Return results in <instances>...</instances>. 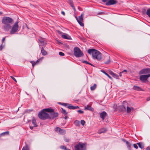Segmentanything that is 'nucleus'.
<instances>
[{"mask_svg":"<svg viewBox=\"0 0 150 150\" xmlns=\"http://www.w3.org/2000/svg\"><path fill=\"white\" fill-rule=\"evenodd\" d=\"M1 22L4 24L3 28L4 30L6 31H9L11 28V24L13 22V19L8 17H4Z\"/></svg>","mask_w":150,"mask_h":150,"instance_id":"nucleus-1","label":"nucleus"},{"mask_svg":"<svg viewBox=\"0 0 150 150\" xmlns=\"http://www.w3.org/2000/svg\"><path fill=\"white\" fill-rule=\"evenodd\" d=\"M53 111L52 108H46L42 110L38 113V117L42 120H44L49 118V115L46 112H51Z\"/></svg>","mask_w":150,"mask_h":150,"instance_id":"nucleus-2","label":"nucleus"},{"mask_svg":"<svg viewBox=\"0 0 150 150\" xmlns=\"http://www.w3.org/2000/svg\"><path fill=\"white\" fill-rule=\"evenodd\" d=\"M88 52L89 54L92 55L94 59L98 60L101 59V54L99 51L94 49H91L88 50Z\"/></svg>","mask_w":150,"mask_h":150,"instance_id":"nucleus-3","label":"nucleus"},{"mask_svg":"<svg viewBox=\"0 0 150 150\" xmlns=\"http://www.w3.org/2000/svg\"><path fill=\"white\" fill-rule=\"evenodd\" d=\"M19 21H17L14 23L11 28V30L10 31V34L11 35H13L15 34L18 32L20 29L21 27L19 26L18 25Z\"/></svg>","mask_w":150,"mask_h":150,"instance_id":"nucleus-4","label":"nucleus"},{"mask_svg":"<svg viewBox=\"0 0 150 150\" xmlns=\"http://www.w3.org/2000/svg\"><path fill=\"white\" fill-rule=\"evenodd\" d=\"M74 55L77 57H81L83 55V54L80 49L77 47H75L74 49Z\"/></svg>","mask_w":150,"mask_h":150,"instance_id":"nucleus-5","label":"nucleus"},{"mask_svg":"<svg viewBox=\"0 0 150 150\" xmlns=\"http://www.w3.org/2000/svg\"><path fill=\"white\" fill-rule=\"evenodd\" d=\"M74 150H86L85 144L79 142L74 146Z\"/></svg>","mask_w":150,"mask_h":150,"instance_id":"nucleus-6","label":"nucleus"},{"mask_svg":"<svg viewBox=\"0 0 150 150\" xmlns=\"http://www.w3.org/2000/svg\"><path fill=\"white\" fill-rule=\"evenodd\" d=\"M84 14L83 13H82L81 16L79 17V18L76 16V18L79 25L81 26H84V24L82 23L83 20V16Z\"/></svg>","mask_w":150,"mask_h":150,"instance_id":"nucleus-7","label":"nucleus"},{"mask_svg":"<svg viewBox=\"0 0 150 150\" xmlns=\"http://www.w3.org/2000/svg\"><path fill=\"white\" fill-rule=\"evenodd\" d=\"M63 105L64 106H67V108L69 109L74 110L79 108V107L78 106H74L70 104L64 103Z\"/></svg>","mask_w":150,"mask_h":150,"instance_id":"nucleus-8","label":"nucleus"},{"mask_svg":"<svg viewBox=\"0 0 150 150\" xmlns=\"http://www.w3.org/2000/svg\"><path fill=\"white\" fill-rule=\"evenodd\" d=\"M150 77V74H146L141 75L140 76V80L143 81H146L148 78Z\"/></svg>","mask_w":150,"mask_h":150,"instance_id":"nucleus-9","label":"nucleus"},{"mask_svg":"<svg viewBox=\"0 0 150 150\" xmlns=\"http://www.w3.org/2000/svg\"><path fill=\"white\" fill-rule=\"evenodd\" d=\"M55 130L56 132L61 134H64L66 133V131L65 130L62 129L59 127L56 128Z\"/></svg>","mask_w":150,"mask_h":150,"instance_id":"nucleus-10","label":"nucleus"},{"mask_svg":"<svg viewBox=\"0 0 150 150\" xmlns=\"http://www.w3.org/2000/svg\"><path fill=\"white\" fill-rule=\"evenodd\" d=\"M54 110L51 112H50V113L49 114V118L50 119H53L56 117L58 115V114L57 112H53Z\"/></svg>","mask_w":150,"mask_h":150,"instance_id":"nucleus-11","label":"nucleus"},{"mask_svg":"<svg viewBox=\"0 0 150 150\" xmlns=\"http://www.w3.org/2000/svg\"><path fill=\"white\" fill-rule=\"evenodd\" d=\"M150 73V69H143L139 71V74H149Z\"/></svg>","mask_w":150,"mask_h":150,"instance_id":"nucleus-12","label":"nucleus"},{"mask_svg":"<svg viewBox=\"0 0 150 150\" xmlns=\"http://www.w3.org/2000/svg\"><path fill=\"white\" fill-rule=\"evenodd\" d=\"M117 3V1L115 0H109L106 3V5L109 6L112 5H114L116 4Z\"/></svg>","mask_w":150,"mask_h":150,"instance_id":"nucleus-13","label":"nucleus"},{"mask_svg":"<svg viewBox=\"0 0 150 150\" xmlns=\"http://www.w3.org/2000/svg\"><path fill=\"white\" fill-rule=\"evenodd\" d=\"M128 105V103L127 102L125 101L123 102L122 103V105L121 108L122 110L123 111H125L126 109V106H127Z\"/></svg>","mask_w":150,"mask_h":150,"instance_id":"nucleus-14","label":"nucleus"},{"mask_svg":"<svg viewBox=\"0 0 150 150\" xmlns=\"http://www.w3.org/2000/svg\"><path fill=\"white\" fill-rule=\"evenodd\" d=\"M107 115V113L105 111H103L100 114V117L103 120L105 119V117Z\"/></svg>","mask_w":150,"mask_h":150,"instance_id":"nucleus-15","label":"nucleus"},{"mask_svg":"<svg viewBox=\"0 0 150 150\" xmlns=\"http://www.w3.org/2000/svg\"><path fill=\"white\" fill-rule=\"evenodd\" d=\"M85 110H88L91 111H94V109L91 107V106L89 105H87L85 107Z\"/></svg>","mask_w":150,"mask_h":150,"instance_id":"nucleus-16","label":"nucleus"},{"mask_svg":"<svg viewBox=\"0 0 150 150\" xmlns=\"http://www.w3.org/2000/svg\"><path fill=\"white\" fill-rule=\"evenodd\" d=\"M62 37L64 39L70 40L71 39V38L70 36H69L67 34H64L62 35Z\"/></svg>","mask_w":150,"mask_h":150,"instance_id":"nucleus-17","label":"nucleus"},{"mask_svg":"<svg viewBox=\"0 0 150 150\" xmlns=\"http://www.w3.org/2000/svg\"><path fill=\"white\" fill-rule=\"evenodd\" d=\"M69 3L70 5L72 7L73 9L74 10V11H76V10L75 7L72 1V0H69Z\"/></svg>","mask_w":150,"mask_h":150,"instance_id":"nucleus-18","label":"nucleus"},{"mask_svg":"<svg viewBox=\"0 0 150 150\" xmlns=\"http://www.w3.org/2000/svg\"><path fill=\"white\" fill-rule=\"evenodd\" d=\"M127 107V113H130L132 110H134V108L132 107H129L127 105V106H126Z\"/></svg>","mask_w":150,"mask_h":150,"instance_id":"nucleus-19","label":"nucleus"},{"mask_svg":"<svg viewBox=\"0 0 150 150\" xmlns=\"http://www.w3.org/2000/svg\"><path fill=\"white\" fill-rule=\"evenodd\" d=\"M41 52L43 55H46L47 54V53L44 49L43 47L41 48Z\"/></svg>","mask_w":150,"mask_h":150,"instance_id":"nucleus-20","label":"nucleus"},{"mask_svg":"<svg viewBox=\"0 0 150 150\" xmlns=\"http://www.w3.org/2000/svg\"><path fill=\"white\" fill-rule=\"evenodd\" d=\"M133 89L134 90H137V91H142V89L141 88H140L139 87V86H134Z\"/></svg>","mask_w":150,"mask_h":150,"instance_id":"nucleus-21","label":"nucleus"},{"mask_svg":"<svg viewBox=\"0 0 150 150\" xmlns=\"http://www.w3.org/2000/svg\"><path fill=\"white\" fill-rule=\"evenodd\" d=\"M127 147L129 150H132L131 146H132V144L129 142H127L126 144Z\"/></svg>","mask_w":150,"mask_h":150,"instance_id":"nucleus-22","label":"nucleus"},{"mask_svg":"<svg viewBox=\"0 0 150 150\" xmlns=\"http://www.w3.org/2000/svg\"><path fill=\"white\" fill-rule=\"evenodd\" d=\"M32 123L35 127H37V125L36 121L34 117H33L32 120Z\"/></svg>","mask_w":150,"mask_h":150,"instance_id":"nucleus-23","label":"nucleus"},{"mask_svg":"<svg viewBox=\"0 0 150 150\" xmlns=\"http://www.w3.org/2000/svg\"><path fill=\"white\" fill-rule=\"evenodd\" d=\"M106 131V129H105L103 128L99 130L98 132L99 134H101L102 133L105 132Z\"/></svg>","mask_w":150,"mask_h":150,"instance_id":"nucleus-24","label":"nucleus"},{"mask_svg":"<svg viewBox=\"0 0 150 150\" xmlns=\"http://www.w3.org/2000/svg\"><path fill=\"white\" fill-rule=\"evenodd\" d=\"M9 134V132L8 131H6L4 132L3 133H1L0 134V137L3 136H4L6 135H8Z\"/></svg>","mask_w":150,"mask_h":150,"instance_id":"nucleus-25","label":"nucleus"},{"mask_svg":"<svg viewBox=\"0 0 150 150\" xmlns=\"http://www.w3.org/2000/svg\"><path fill=\"white\" fill-rule=\"evenodd\" d=\"M137 144L138 145L139 147L141 149H143L144 147V145L143 143L139 142L137 143Z\"/></svg>","mask_w":150,"mask_h":150,"instance_id":"nucleus-26","label":"nucleus"},{"mask_svg":"<svg viewBox=\"0 0 150 150\" xmlns=\"http://www.w3.org/2000/svg\"><path fill=\"white\" fill-rule=\"evenodd\" d=\"M39 62V60H38L36 62H34L33 61H31V63H32V66H33V67H34V66L38 62Z\"/></svg>","mask_w":150,"mask_h":150,"instance_id":"nucleus-27","label":"nucleus"},{"mask_svg":"<svg viewBox=\"0 0 150 150\" xmlns=\"http://www.w3.org/2000/svg\"><path fill=\"white\" fill-rule=\"evenodd\" d=\"M97 85L96 84H94L93 86H91V91L94 90L96 88Z\"/></svg>","mask_w":150,"mask_h":150,"instance_id":"nucleus-28","label":"nucleus"},{"mask_svg":"<svg viewBox=\"0 0 150 150\" xmlns=\"http://www.w3.org/2000/svg\"><path fill=\"white\" fill-rule=\"evenodd\" d=\"M74 124L76 126H78L79 125V121L77 120H76L74 121Z\"/></svg>","mask_w":150,"mask_h":150,"instance_id":"nucleus-29","label":"nucleus"},{"mask_svg":"<svg viewBox=\"0 0 150 150\" xmlns=\"http://www.w3.org/2000/svg\"><path fill=\"white\" fill-rule=\"evenodd\" d=\"M146 14L150 18V8L148 9L146 12Z\"/></svg>","mask_w":150,"mask_h":150,"instance_id":"nucleus-30","label":"nucleus"},{"mask_svg":"<svg viewBox=\"0 0 150 150\" xmlns=\"http://www.w3.org/2000/svg\"><path fill=\"white\" fill-rule=\"evenodd\" d=\"M5 46V44H3V43H2L1 45L0 46V50H2L4 48Z\"/></svg>","mask_w":150,"mask_h":150,"instance_id":"nucleus-31","label":"nucleus"},{"mask_svg":"<svg viewBox=\"0 0 150 150\" xmlns=\"http://www.w3.org/2000/svg\"><path fill=\"white\" fill-rule=\"evenodd\" d=\"M103 73L105 75H106L108 77V78H110V79H112V77L105 72V71H103Z\"/></svg>","mask_w":150,"mask_h":150,"instance_id":"nucleus-32","label":"nucleus"},{"mask_svg":"<svg viewBox=\"0 0 150 150\" xmlns=\"http://www.w3.org/2000/svg\"><path fill=\"white\" fill-rule=\"evenodd\" d=\"M113 77L116 79H119V76L115 74H114Z\"/></svg>","mask_w":150,"mask_h":150,"instance_id":"nucleus-33","label":"nucleus"},{"mask_svg":"<svg viewBox=\"0 0 150 150\" xmlns=\"http://www.w3.org/2000/svg\"><path fill=\"white\" fill-rule=\"evenodd\" d=\"M81 123L82 125H84L85 123V122L84 120H81Z\"/></svg>","mask_w":150,"mask_h":150,"instance_id":"nucleus-34","label":"nucleus"},{"mask_svg":"<svg viewBox=\"0 0 150 150\" xmlns=\"http://www.w3.org/2000/svg\"><path fill=\"white\" fill-rule=\"evenodd\" d=\"M22 150H29V149L27 146L25 147H23Z\"/></svg>","mask_w":150,"mask_h":150,"instance_id":"nucleus-35","label":"nucleus"},{"mask_svg":"<svg viewBox=\"0 0 150 150\" xmlns=\"http://www.w3.org/2000/svg\"><path fill=\"white\" fill-rule=\"evenodd\" d=\"M62 113L65 114H67V112H66V110H64L62 108Z\"/></svg>","mask_w":150,"mask_h":150,"instance_id":"nucleus-36","label":"nucleus"},{"mask_svg":"<svg viewBox=\"0 0 150 150\" xmlns=\"http://www.w3.org/2000/svg\"><path fill=\"white\" fill-rule=\"evenodd\" d=\"M59 54L60 55L62 56H64V53L61 52H59Z\"/></svg>","mask_w":150,"mask_h":150,"instance_id":"nucleus-37","label":"nucleus"},{"mask_svg":"<svg viewBox=\"0 0 150 150\" xmlns=\"http://www.w3.org/2000/svg\"><path fill=\"white\" fill-rule=\"evenodd\" d=\"M10 77L11 78V79H12L14 81L16 82H17V81L16 80V79L14 77H13V76H10Z\"/></svg>","mask_w":150,"mask_h":150,"instance_id":"nucleus-38","label":"nucleus"},{"mask_svg":"<svg viewBox=\"0 0 150 150\" xmlns=\"http://www.w3.org/2000/svg\"><path fill=\"white\" fill-rule=\"evenodd\" d=\"M77 112L78 113L81 114L83 113V111L81 110H78Z\"/></svg>","mask_w":150,"mask_h":150,"instance_id":"nucleus-39","label":"nucleus"},{"mask_svg":"<svg viewBox=\"0 0 150 150\" xmlns=\"http://www.w3.org/2000/svg\"><path fill=\"white\" fill-rule=\"evenodd\" d=\"M134 147V148H136V149H137L138 148V146L136 144H133Z\"/></svg>","mask_w":150,"mask_h":150,"instance_id":"nucleus-40","label":"nucleus"},{"mask_svg":"<svg viewBox=\"0 0 150 150\" xmlns=\"http://www.w3.org/2000/svg\"><path fill=\"white\" fill-rule=\"evenodd\" d=\"M110 74L112 75L113 76H114V74H115V73H114L112 71H111L110 72Z\"/></svg>","mask_w":150,"mask_h":150,"instance_id":"nucleus-41","label":"nucleus"},{"mask_svg":"<svg viewBox=\"0 0 150 150\" xmlns=\"http://www.w3.org/2000/svg\"><path fill=\"white\" fill-rule=\"evenodd\" d=\"M122 140L124 142H125L126 144L127 143V142H128L125 139H122Z\"/></svg>","mask_w":150,"mask_h":150,"instance_id":"nucleus-42","label":"nucleus"},{"mask_svg":"<svg viewBox=\"0 0 150 150\" xmlns=\"http://www.w3.org/2000/svg\"><path fill=\"white\" fill-rule=\"evenodd\" d=\"M5 40V37H4L3 38V39L2 40V43H3V42Z\"/></svg>","mask_w":150,"mask_h":150,"instance_id":"nucleus-43","label":"nucleus"},{"mask_svg":"<svg viewBox=\"0 0 150 150\" xmlns=\"http://www.w3.org/2000/svg\"><path fill=\"white\" fill-rule=\"evenodd\" d=\"M82 62L83 63H85L86 64H89V62H88L87 61H83Z\"/></svg>","mask_w":150,"mask_h":150,"instance_id":"nucleus-44","label":"nucleus"},{"mask_svg":"<svg viewBox=\"0 0 150 150\" xmlns=\"http://www.w3.org/2000/svg\"><path fill=\"white\" fill-rule=\"evenodd\" d=\"M65 141L67 142H69V139H65Z\"/></svg>","mask_w":150,"mask_h":150,"instance_id":"nucleus-45","label":"nucleus"},{"mask_svg":"<svg viewBox=\"0 0 150 150\" xmlns=\"http://www.w3.org/2000/svg\"><path fill=\"white\" fill-rule=\"evenodd\" d=\"M61 147H62V148L64 149L65 150H67V149L66 148V146H62Z\"/></svg>","mask_w":150,"mask_h":150,"instance_id":"nucleus-46","label":"nucleus"},{"mask_svg":"<svg viewBox=\"0 0 150 150\" xmlns=\"http://www.w3.org/2000/svg\"><path fill=\"white\" fill-rule=\"evenodd\" d=\"M110 62V60H108V61L107 62H105V63L106 64H108Z\"/></svg>","mask_w":150,"mask_h":150,"instance_id":"nucleus-47","label":"nucleus"},{"mask_svg":"<svg viewBox=\"0 0 150 150\" xmlns=\"http://www.w3.org/2000/svg\"><path fill=\"white\" fill-rule=\"evenodd\" d=\"M123 73V71H122L120 72V73L119 74V76H122V74Z\"/></svg>","mask_w":150,"mask_h":150,"instance_id":"nucleus-48","label":"nucleus"},{"mask_svg":"<svg viewBox=\"0 0 150 150\" xmlns=\"http://www.w3.org/2000/svg\"><path fill=\"white\" fill-rule=\"evenodd\" d=\"M109 0H102V1L104 2H105L107 1H109Z\"/></svg>","mask_w":150,"mask_h":150,"instance_id":"nucleus-49","label":"nucleus"},{"mask_svg":"<svg viewBox=\"0 0 150 150\" xmlns=\"http://www.w3.org/2000/svg\"><path fill=\"white\" fill-rule=\"evenodd\" d=\"M147 101H149L150 100V97H148L147 98Z\"/></svg>","mask_w":150,"mask_h":150,"instance_id":"nucleus-50","label":"nucleus"},{"mask_svg":"<svg viewBox=\"0 0 150 150\" xmlns=\"http://www.w3.org/2000/svg\"><path fill=\"white\" fill-rule=\"evenodd\" d=\"M62 13L64 15L65 14V12L63 11L62 12Z\"/></svg>","mask_w":150,"mask_h":150,"instance_id":"nucleus-51","label":"nucleus"},{"mask_svg":"<svg viewBox=\"0 0 150 150\" xmlns=\"http://www.w3.org/2000/svg\"><path fill=\"white\" fill-rule=\"evenodd\" d=\"M30 128L31 129H33V126H30Z\"/></svg>","mask_w":150,"mask_h":150,"instance_id":"nucleus-52","label":"nucleus"},{"mask_svg":"<svg viewBox=\"0 0 150 150\" xmlns=\"http://www.w3.org/2000/svg\"><path fill=\"white\" fill-rule=\"evenodd\" d=\"M146 150H150V148L149 147H148L146 149Z\"/></svg>","mask_w":150,"mask_h":150,"instance_id":"nucleus-53","label":"nucleus"},{"mask_svg":"<svg viewBox=\"0 0 150 150\" xmlns=\"http://www.w3.org/2000/svg\"><path fill=\"white\" fill-rule=\"evenodd\" d=\"M57 32L59 34H61L62 33V32L59 30H58Z\"/></svg>","mask_w":150,"mask_h":150,"instance_id":"nucleus-54","label":"nucleus"},{"mask_svg":"<svg viewBox=\"0 0 150 150\" xmlns=\"http://www.w3.org/2000/svg\"><path fill=\"white\" fill-rule=\"evenodd\" d=\"M123 71V72H126L127 71L126 70H124V71Z\"/></svg>","mask_w":150,"mask_h":150,"instance_id":"nucleus-55","label":"nucleus"},{"mask_svg":"<svg viewBox=\"0 0 150 150\" xmlns=\"http://www.w3.org/2000/svg\"><path fill=\"white\" fill-rule=\"evenodd\" d=\"M90 64V65H91L92 66H93V65L91 63H89V64Z\"/></svg>","mask_w":150,"mask_h":150,"instance_id":"nucleus-56","label":"nucleus"},{"mask_svg":"<svg viewBox=\"0 0 150 150\" xmlns=\"http://www.w3.org/2000/svg\"><path fill=\"white\" fill-rule=\"evenodd\" d=\"M90 64V65H91L92 66H93V65L91 63H89V64Z\"/></svg>","mask_w":150,"mask_h":150,"instance_id":"nucleus-57","label":"nucleus"},{"mask_svg":"<svg viewBox=\"0 0 150 150\" xmlns=\"http://www.w3.org/2000/svg\"><path fill=\"white\" fill-rule=\"evenodd\" d=\"M67 116H65V117H64V118H65V119H67Z\"/></svg>","mask_w":150,"mask_h":150,"instance_id":"nucleus-58","label":"nucleus"},{"mask_svg":"<svg viewBox=\"0 0 150 150\" xmlns=\"http://www.w3.org/2000/svg\"><path fill=\"white\" fill-rule=\"evenodd\" d=\"M101 71L103 73V71H104L103 70H101Z\"/></svg>","mask_w":150,"mask_h":150,"instance_id":"nucleus-59","label":"nucleus"},{"mask_svg":"<svg viewBox=\"0 0 150 150\" xmlns=\"http://www.w3.org/2000/svg\"><path fill=\"white\" fill-rule=\"evenodd\" d=\"M2 14V13H1V12H0V15L1 14Z\"/></svg>","mask_w":150,"mask_h":150,"instance_id":"nucleus-60","label":"nucleus"},{"mask_svg":"<svg viewBox=\"0 0 150 150\" xmlns=\"http://www.w3.org/2000/svg\"><path fill=\"white\" fill-rule=\"evenodd\" d=\"M67 150H70V149H68V150H67Z\"/></svg>","mask_w":150,"mask_h":150,"instance_id":"nucleus-61","label":"nucleus"}]
</instances>
